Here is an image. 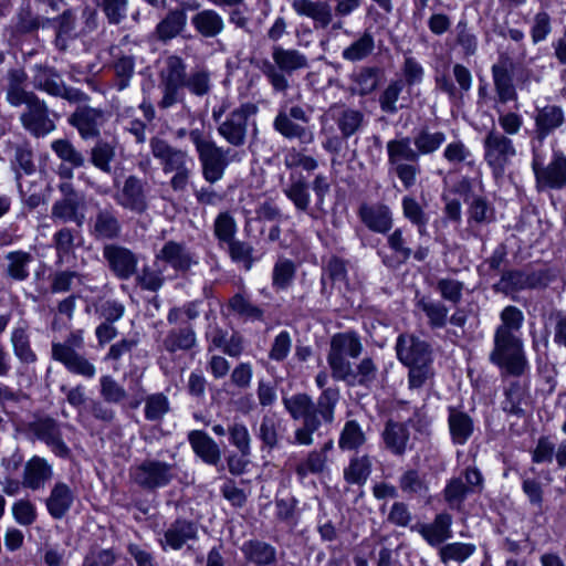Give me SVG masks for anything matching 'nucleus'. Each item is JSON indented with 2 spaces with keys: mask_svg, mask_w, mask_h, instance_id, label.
I'll use <instances>...</instances> for the list:
<instances>
[{
  "mask_svg": "<svg viewBox=\"0 0 566 566\" xmlns=\"http://www.w3.org/2000/svg\"><path fill=\"white\" fill-rule=\"evenodd\" d=\"M163 261L170 265L176 272L186 273L192 265L197 264L193 253L185 242L169 240L156 253L155 262Z\"/></svg>",
  "mask_w": 566,
  "mask_h": 566,
  "instance_id": "obj_28",
  "label": "nucleus"
},
{
  "mask_svg": "<svg viewBox=\"0 0 566 566\" xmlns=\"http://www.w3.org/2000/svg\"><path fill=\"white\" fill-rule=\"evenodd\" d=\"M187 24L185 9H174L168 11L166 17L156 25V35L158 40L167 42L178 36Z\"/></svg>",
  "mask_w": 566,
  "mask_h": 566,
  "instance_id": "obj_47",
  "label": "nucleus"
},
{
  "mask_svg": "<svg viewBox=\"0 0 566 566\" xmlns=\"http://www.w3.org/2000/svg\"><path fill=\"white\" fill-rule=\"evenodd\" d=\"M398 359L406 365H423L432 361L429 345L411 334L399 335L396 343Z\"/></svg>",
  "mask_w": 566,
  "mask_h": 566,
  "instance_id": "obj_29",
  "label": "nucleus"
},
{
  "mask_svg": "<svg viewBox=\"0 0 566 566\" xmlns=\"http://www.w3.org/2000/svg\"><path fill=\"white\" fill-rule=\"evenodd\" d=\"M240 551L245 562L253 564L254 566H272L276 564L277 552L276 548L261 539H249L245 541Z\"/></svg>",
  "mask_w": 566,
  "mask_h": 566,
  "instance_id": "obj_40",
  "label": "nucleus"
},
{
  "mask_svg": "<svg viewBox=\"0 0 566 566\" xmlns=\"http://www.w3.org/2000/svg\"><path fill=\"white\" fill-rule=\"evenodd\" d=\"M375 51V38L366 29L354 42L342 52V57L348 62H359L367 59Z\"/></svg>",
  "mask_w": 566,
  "mask_h": 566,
  "instance_id": "obj_51",
  "label": "nucleus"
},
{
  "mask_svg": "<svg viewBox=\"0 0 566 566\" xmlns=\"http://www.w3.org/2000/svg\"><path fill=\"white\" fill-rule=\"evenodd\" d=\"M357 214L365 227L375 233L386 234L394 226L392 211L382 202H363Z\"/></svg>",
  "mask_w": 566,
  "mask_h": 566,
  "instance_id": "obj_27",
  "label": "nucleus"
},
{
  "mask_svg": "<svg viewBox=\"0 0 566 566\" xmlns=\"http://www.w3.org/2000/svg\"><path fill=\"white\" fill-rule=\"evenodd\" d=\"M363 344L359 336L354 332H344L335 334L331 339L327 363L331 368L332 377L338 375L352 363L349 358H357L363 352Z\"/></svg>",
  "mask_w": 566,
  "mask_h": 566,
  "instance_id": "obj_15",
  "label": "nucleus"
},
{
  "mask_svg": "<svg viewBox=\"0 0 566 566\" xmlns=\"http://www.w3.org/2000/svg\"><path fill=\"white\" fill-rule=\"evenodd\" d=\"M292 7L300 15L312 19L315 29H327L335 17L329 0H295Z\"/></svg>",
  "mask_w": 566,
  "mask_h": 566,
  "instance_id": "obj_33",
  "label": "nucleus"
},
{
  "mask_svg": "<svg viewBox=\"0 0 566 566\" xmlns=\"http://www.w3.org/2000/svg\"><path fill=\"white\" fill-rule=\"evenodd\" d=\"M74 500V491L66 483L56 482L45 500V506L54 520H61L67 514Z\"/></svg>",
  "mask_w": 566,
  "mask_h": 566,
  "instance_id": "obj_39",
  "label": "nucleus"
},
{
  "mask_svg": "<svg viewBox=\"0 0 566 566\" xmlns=\"http://www.w3.org/2000/svg\"><path fill=\"white\" fill-rule=\"evenodd\" d=\"M373 460L368 454L355 455L344 469V479L349 484L363 485L371 474Z\"/></svg>",
  "mask_w": 566,
  "mask_h": 566,
  "instance_id": "obj_50",
  "label": "nucleus"
},
{
  "mask_svg": "<svg viewBox=\"0 0 566 566\" xmlns=\"http://www.w3.org/2000/svg\"><path fill=\"white\" fill-rule=\"evenodd\" d=\"M366 441V433L358 421L347 420L339 433V449L343 451H357Z\"/></svg>",
  "mask_w": 566,
  "mask_h": 566,
  "instance_id": "obj_56",
  "label": "nucleus"
},
{
  "mask_svg": "<svg viewBox=\"0 0 566 566\" xmlns=\"http://www.w3.org/2000/svg\"><path fill=\"white\" fill-rule=\"evenodd\" d=\"M77 238H81L80 231L69 227H62L53 234L52 242L60 262L74 251Z\"/></svg>",
  "mask_w": 566,
  "mask_h": 566,
  "instance_id": "obj_62",
  "label": "nucleus"
},
{
  "mask_svg": "<svg viewBox=\"0 0 566 566\" xmlns=\"http://www.w3.org/2000/svg\"><path fill=\"white\" fill-rule=\"evenodd\" d=\"M228 308L244 321L261 322L264 318V311L242 293H237L229 300Z\"/></svg>",
  "mask_w": 566,
  "mask_h": 566,
  "instance_id": "obj_57",
  "label": "nucleus"
},
{
  "mask_svg": "<svg viewBox=\"0 0 566 566\" xmlns=\"http://www.w3.org/2000/svg\"><path fill=\"white\" fill-rule=\"evenodd\" d=\"M378 375V367L373 358H363L354 368L350 364L338 375H335L334 379L337 381H344L348 386H360L369 388L375 382Z\"/></svg>",
  "mask_w": 566,
  "mask_h": 566,
  "instance_id": "obj_34",
  "label": "nucleus"
},
{
  "mask_svg": "<svg viewBox=\"0 0 566 566\" xmlns=\"http://www.w3.org/2000/svg\"><path fill=\"white\" fill-rule=\"evenodd\" d=\"M484 160L495 177L502 176L516 155L513 140L492 127L483 139Z\"/></svg>",
  "mask_w": 566,
  "mask_h": 566,
  "instance_id": "obj_13",
  "label": "nucleus"
},
{
  "mask_svg": "<svg viewBox=\"0 0 566 566\" xmlns=\"http://www.w3.org/2000/svg\"><path fill=\"white\" fill-rule=\"evenodd\" d=\"M399 489L408 497H423L429 492L424 474L416 469H408L399 476Z\"/></svg>",
  "mask_w": 566,
  "mask_h": 566,
  "instance_id": "obj_52",
  "label": "nucleus"
},
{
  "mask_svg": "<svg viewBox=\"0 0 566 566\" xmlns=\"http://www.w3.org/2000/svg\"><path fill=\"white\" fill-rule=\"evenodd\" d=\"M130 482L146 492H155L168 486L177 478L176 462L146 458L129 468Z\"/></svg>",
  "mask_w": 566,
  "mask_h": 566,
  "instance_id": "obj_8",
  "label": "nucleus"
},
{
  "mask_svg": "<svg viewBox=\"0 0 566 566\" xmlns=\"http://www.w3.org/2000/svg\"><path fill=\"white\" fill-rule=\"evenodd\" d=\"M310 122L311 113L303 106L296 104L289 107L286 103H283L273 119V128L287 140H296L300 145H310L315 139L314 130L308 126Z\"/></svg>",
  "mask_w": 566,
  "mask_h": 566,
  "instance_id": "obj_7",
  "label": "nucleus"
},
{
  "mask_svg": "<svg viewBox=\"0 0 566 566\" xmlns=\"http://www.w3.org/2000/svg\"><path fill=\"white\" fill-rule=\"evenodd\" d=\"M33 258L29 252L12 251L6 255L7 268L6 273L15 281H24L29 277V264Z\"/></svg>",
  "mask_w": 566,
  "mask_h": 566,
  "instance_id": "obj_58",
  "label": "nucleus"
},
{
  "mask_svg": "<svg viewBox=\"0 0 566 566\" xmlns=\"http://www.w3.org/2000/svg\"><path fill=\"white\" fill-rule=\"evenodd\" d=\"M381 439L385 449L391 454L397 457L403 455L410 441L408 423L389 419L386 421L384 430L381 431Z\"/></svg>",
  "mask_w": 566,
  "mask_h": 566,
  "instance_id": "obj_36",
  "label": "nucleus"
},
{
  "mask_svg": "<svg viewBox=\"0 0 566 566\" xmlns=\"http://www.w3.org/2000/svg\"><path fill=\"white\" fill-rule=\"evenodd\" d=\"M196 345L197 336L191 324L171 328L163 340V347L170 354L190 350Z\"/></svg>",
  "mask_w": 566,
  "mask_h": 566,
  "instance_id": "obj_46",
  "label": "nucleus"
},
{
  "mask_svg": "<svg viewBox=\"0 0 566 566\" xmlns=\"http://www.w3.org/2000/svg\"><path fill=\"white\" fill-rule=\"evenodd\" d=\"M534 129L531 146L542 148L545 139L565 125V113L558 105L549 104L536 107L534 112Z\"/></svg>",
  "mask_w": 566,
  "mask_h": 566,
  "instance_id": "obj_18",
  "label": "nucleus"
},
{
  "mask_svg": "<svg viewBox=\"0 0 566 566\" xmlns=\"http://www.w3.org/2000/svg\"><path fill=\"white\" fill-rule=\"evenodd\" d=\"M184 88H187L192 95L202 97L211 92V73L205 67H195L187 74L184 83Z\"/></svg>",
  "mask_w": 566,
  "mask_h": 566,
  "instance_id": "obj_60",
  "label": "nucleus"
},
{
  "mask_svg": "<svg viewBox=\"0 0 566 566\" xmlns=\"http://www.w3.org/2000/svg\"><path fill=\"white\" fill-rule=\"evenodd\" d=\"M193 453L206 464L218 468L221 464V450L218 443L202 430H191L187 434Z\"/></svg>",
  "mask_w": 566,
  "mask_h": 566,
  "instance_id": "obj_35",
  "label": "nucleus"
},
{
  "mask_svg": "<svg viewBox=\"0 0 566 566\" xmlns=\"http://www.w3.org/2000/svg\"><path fill=\"white\" fill-rule=\"evenodd\" d=\"M149 191L150 187L147 180L136 175H129L114 195V200L124 210L144 214L149 209Z\"/></svg>",
  "mask_w": 566,
  "mask_h": 566,
  "instance_id": "obj_17",
  "label": "nucleus"
},
{
  "mask_svg": "<svg viewBox=\"0 0 566 566\" xmlns=\"http://www.w3.org/2000/svg\"><path fill=\"white\" fill-rule=\"evenodd\" d=\"M513 63L509 57H501L500 61L492 65V78L497 101L501 104L516 101L517 93L513 84L512 76Z\"/></svg>",
  "mask_w": 566,
  "mask_h": 566,
  "instance_id": "obj_31",
  "label": "nucleus"
},
{
  "mask_svg": "<svg viewBox=\"0 0 566 566\" xmlns=\"http://www.w3.org/2000/svg\"><path fill=\"white\" fill-rule=\"evenodd\" d=\"M532 170L535 188L538 192L563 190L566 188V156L562 150H554L549 163L545 161L538 146L532 148Z\"/></svg>",
  "mask_w": 566,
  "mask_h": 566,
  "instance_id": "obj_9",
  "label": "nucleus"
},
{
  "mask_svg": "<svg viewBox=\"0 0 566 566\" xmlns=\"http://www.w3.org/2000/svg\"><path fill=\"white\" fill-rule=\"evenodd\" d=\"M28 76L27 73L21 69H13L8 72V84H7V102L14 107L25 105L31 99L35 98L36 95L24 88V84Z\"/></svg>",
  "mask_w": 566,
  "mask_h": 566,
  "instance_id": "obj_44",
  "label": "nucleus"
},
{
  "mask_svg": "<svg viewBox=\"0 0 566 566\" xmlns=\"http://www.w3.org/2000/svg\"><path fill=\"white\" fill-rule=\"evenodd\" d=\"M451 525L452 516L449 513H439L431 523H415L411 532L420 534L430 546L434 547L452 537Z\"/></svg>",
  "mask_w": 566,
  "mask_h": 566,
  "instance_id": "obj_30",
  "label": "nucleus"
},
{
  "mask_svg": "<svg viewBox=\"0 0 566 566\" xmlns=\"http://www.w3.org/2000/svg\"><path fill=\"white\" fill-rule=\"evenodd\" d=\"M88 232L96 241L117 240L122 235L123 224L116 209L112 205H96L88 222Z\"/></svg>",
  "mask_w": 566,
  "mask_h": 566,
  "instance_id": "obj_19",
  "label": "nucleus"
},
{
  "mask_svg": "<svg viewBox=\"0 0 566 566\" xmlns=\"http://www.w3.org/2000/svg\"><path fill=\"white\" fill-rule=\"evenodd\" d=\"M444 142L443 132H431L429 127H421L415 132L412 140L409 137H401L387 143L390 169L406 189H410L417 182V177L421 172L420 157L436 153Z\"/></svg>",
  "mask_w": 566,
  "mask_h": 566,
  "instance_id": "obj_1",
  "label": "nucleus"
},
{
  "mask_svg": "<svg viewBox=\"0 0 566 566\" xmlns=\"http://www.w3.org/2000/svg\"><path fill=\"white\" fill-rule=\"evenodd\" d=\"M116 157V147L114 144L98 138L90 150L91 164L104 174H111L112 161Z\"/></svg>",
  "mask_w": 566,
  "mask_h": 566,
  "instance_id": "obj_54",
  "label": "nucleus"
},
{
  "mask_svg": "<svg viewBox=\"0 0 566 566\" xmlns=\"http://www.w3.org/2000/svg\"><path fill=\"white\" fill-rule=\"evenodd\" d=\"M197 539V523L187 518H177L164 531L163 538L159 539V544L163 551H180L189 542H195Z\"/></svg>",
  "mask_w": 566,
  "mask_h": 566,
  "instance_id": "obj_25",
  "label": "nucleus"
},
{
  "mask_svg": "<svg viewBox=\"0 0 566 566\" xmlns=\"http://www.w3.org/2000/svg\"><path fill=\"white\" fill-rule=\"evenodd\" d=\"M51 149L63 164L71 165L72 167L83 168L87 163L85 155L70 139L60 138L53 140Z\"/></svg>",
  "mask_w": 566,
  "mask_h": 566,
  "instance_id": "obj_53",
  "label": "nucleus"
},
{
  "mask_svg": "<svg viewBox=\"0 0 566 566\" xmlns=\"http://www.w3.org/2000/svg\"><path fill=\"white\" fill-rule=\"evenodd\" d=\"M76 108L67 123L74 127L84 140L99 138L102 127L111 118V113L102 107H92L88 102L74 103Z\"/></svg>",
  "mask_w": 566,
  "mask_h": 566,
  "instance_id": "obj_14",
  "label": "nucleus"
},
{
  "mask_svg": "<svg viewBox=\"0 0 566 566\" xmlns=\"http://www.w3.org/2000/svg\"><path fill=\"white\" fill-rule=\"evenodd\" d=\"M82 200L57 199L51 208V219L55 224L75 223L81 228L85 220V214L80 211Z\"/></svg>",
  "mask_w": 566,
  "mask_h": 566,
  "instance_id": "obj_45",
  "label": "nucleus"
},
{
  "mask_svg": "<svg viewBox=\"0 0 566 566\" xmlns=\"http://www.w3.org/2000/svg\"><path fill=\"white\" fill-rule=\"evenodd\" d=\"M327 114L334 120L339 134L345 139H349L360 133L367 123L363 111L346 104H332L328 107Z\"/></svg>",
  "mask_w": 566,
  "mask_h": 566,
  "instance_id": "obj_24",
  "label": "nucleus"
},
{
  "mask_svg": "<svg viewBox=\"0 0 566 566\" xmlns=\"http://www.w3.org/2000/svg\"><path fill=\"white\" fill-rule=\"evenodd\" d=\"M286 433V422L275 413H266L262 417L258 437L263 446L274 449L280 446Z\"/></svg>",
  "mask_w": 566,
  "mask_h": 566,
  "instance_id": "obj_43",
  "label": "nucleus"
},
{
  "mask_svg": "<svg viewBox=\"0 0 566 566\" xmlns=\"http://www.w3.org/2000/svg\"><path fill=\"white\" fill-rule=\"evenodd\" d=\"M258 113V106L253 103H244L229 113L222 120L217 132L229 145L242 147L247 143L248 129L251 124V117ZM252 126L256 130V123L252 120Z\"/></svg>",
  "mask_w": 566,
  "mask_h": 566,
  "instance_id": "obj_12",
  "label": "nucleus"
},
{
  "mask_svg": "<svg viewBox=\"0 0 566 566\" xmlns=\"http://www.w3.org/2000/svg\"><path fill=\"white\" fill-rule=\"evenodd\" d=\"M53 478L52 464L42 457L33 455L23 467L22 485L25 489L38 491Z\"/></svg>",
  "mask_w": 566,
  "mask_h": 566,
  "instance_id": "obj_32",
  "label": "nucleus"
},
{
  "mask_svg": "<svg viewBox=\"0 0 566 566\" xmlns=\"http://www.w3.org/2000/svg\"><path fill=\"white\" fill-rule=\"evenodd\" d=\"M490 360L516 377L523 375L528 367L522 339L504 328L495 329Z\"/></svg>",
  "mask_w": 566,
  "mask_h": 566,
  "instance_id": "obj_6",
  "label": "nucleus"
},
{
  "mask_svg": "<svg viewBox=\"0 0 566 566\" xmlns=\"http://www.w3.org/2000/svg\"><path fill=\"white\" fill-rule=\"evenodd\" d=\"M452 73L459 87L454 85L447 72H437L434 83L437 90L447 94L451 101H455L471 90L473 78L470 70L460 63L453 65Z\"/></svg>",
  "mask_w": 566,
  "mask_h": 566,
  "instance_id": "obj_26",
  "label": "nucleus"
},
{
  "mask_svg": "<svg viewBox=\"0 0 566 566\" xmlns=\"http://www.w3.org/2000/svg\"><path fill=\"white\" fill-rule=\"evenodd\" d=\"M32 72V84L39 91H43L54 97H61L69 103L91 101V96L82 90L66 85L61 74L53 66L35 64Z\"/></svg>",
  "mask_w": 566,
  "mask_h": 566,
  "instance_id": "obj_11",
  "label": "nucleus"
},
{
  "mask_svg": "<svg viewBox=\"0 0 566 566\" xmlns=\"http://www.w3.org/2000/svg\"><path fill=\"white\" fill-rule=\"evenodd\" d=\"M448 426L454 444H465L474 431V422L470 415L454 407L448 409Z\"/></svg>",
  "mask_w": 566,
  "mask_h": 566,
  "instance_id": "obj_42",
  "label": "nucleus"
},
{
  "mask_svg": "<svg viewBox=\"0 0 566 566\" xmlns=\"http://www.w3.org/2000/svg\"><path fill=\"white\" fill-rule=\"evenodd\" d=\"M469 224H490L495 221V208L486 197L478 195L467 202Z\"/></svg>",
  "mask_w": 566,
  "mask_h": 566,
  "instance_id": "obj_49",
  "label": "nucleus"
},
{
  "mask_svg": "<svg viewBox=\"0 0 566 566\" xmlns=\"http://www.w3.org/2000/svg\"><path fill=\"white\" fill-rule=\"evenodd\" d=\"M282 191L298 212L311 214L310 184L302 174H291Z\"/></svg>",
  "mask_w": 566,
  "mask_h": 566,
  "instance_id": "obj_41",
  "label": "nucleus"
},
{
  "mask_svg": "<svg viewBox=\"0 0 566 566\" xmlns=\"http://www.w3.org/2000/svg\"><path fill=\"white\" fill-rule=\"evenodd\" d=\"M476 551V546L471 543L454 542L442 545L439 549V557L443 564L450 562L463 563L470 558Z\"/></svg>",
  "mask_w": 566,
  "mask_h": 566,
  "instance_id": "obj_61",
  "label": "nucleus"
},
{
  "mask_svg": "<svg viewBox=\"0 0 566 566\" xmlns=\"http://www.w3.org/2000/svg\"><path fill=\"white\" fill-rule=\"evenodd\" d=\"M549 281L551 276L546 270H509L502 273L501 280L494 285V289L509 294L525 289L544 287Z\"/></svg>",
  "mask_w": 566,
  "mask_h": 566,
  "instance_id": "obj_20",
  "label": "nucleus"
},
{
  "mask_svg": "<svg viewBox=\"0 0 566 566\" xmlns=\"http://www.w3.org/2000/svg\"><path fill=\"white\" fill-rule=\"evenodd\" d=\"M187 77V65L178 55H169L159 72L160 109H168L184 99V83Z\"/></svg>",
  "mask_w": 566,
  "mask_h": 566,
  "instance_id": "obj_10",
  "label": "nucleus"
},
{
  "mask_svg": "<svg viewBox=\"0 0 566 566\" xmlns=\"http://www.w3.org/2000/svg\"><path fill=\"white\" fill-rule=\"evenodd\" d=\"M339 389L329 387L324 389L314 402L307 394H295L283 398V405L291 418L303 420L302 427L294 432L292 443L311 446L314 442L313 434L322 423L331 424L335 418V408L339 400Z\"/></svg>",
  "mask_w": 566,
  "mask_h": 566,
  "instance_id": "obj_2",
  "label": "nucleus"
},
{
  "mask_svg": "<svg viewBox=\"0 0 566 566\" xmlns=\"http://www.w3.org/2000/svg\"><path fill=\"white\" fill-rule=\"evenodd\" d=\"M28 431L35 439L44 442L52 452L63 459L71 454L70 448L63 440L60 423L51 417H41L28 424Z\"/></svg>",
  "mask_w": 566,
  "mask_h": 566,
  "instance_id": "obj_21",
  "label": "nucleus"
},
{
  "mask_svg": "<svg viewBox=\"0 0 566 566\" xmlns=\"http://www.w3.org/2000/svg\"><path fill=\"white\" fill-rule=\"evenodd\" d=\"M109 67L114 72V87L122 92L129 87L135 74L136 55L123 44L109 48Z\"/></svg>",
  "mask_w": 566,
  "mask_h": 566,
  "instance_id": "obj_23",
  "label": "nucleus"
},
{
  "mask_svg": "<svg viewBox=\"0 0 566 566\" xmlns=\"http://www.w3.org/2000/svg\"><path fill=\"white\" fill-rule=\"evenodd\" d=\"M53 360L61 363L71 374L92 379L96 375L95 365L84 355L67 347L60 346L55 350V356H51Z\"/></svg>",
  "mask_w": 566,
  "mask_h": 566,
  "instance_id": "obj_37",
  "label": "nucleus"
},
{
  "mask_svg": "<svg viewBox=\"0 0 566 566\" xmlns=\"http://www.w3.org/2000/svg\"><path fill=\"white\" fill-rule=\"evenodd\" d=\"M22 126L33 136L42 137L55 129L54 120L49 116V108L38 96L25 104L20 116Z\"/></svg>",
  "mask_w": 566,
  "mask_h": 566,
  "instance_id": "obj_22",
  "label": "nucleus"
},
{
  "mask_svg": "<svg viewBox=\"0 0 566 566\" xmlns=\"http://www.w3.org/2000/svg\"><path fill=\"white\" fill-rule=\"evenodd\" d=\"M189 139L197 151L203 179L211 185L220 181L231 163L232 149L217 145L199 128L189 130Z\"/></svg>",
  "mask_w": 566,
  "mask_h": 566,
  "instance_id": "obj_5",
  "label": "nucleus"
},
{
  "mask_svg": "<svg viewBox=\"0 0 566 566\" xmlns=\"http://www.w3.org/2000/svg\"><path fill=\"white\" fill-rule=\"evenodd\" d=\"M102 255L108 271L120 281H127L138 273V254L123 244H104Z\"/></svg>",
  "mask_w": 566,
  "mask_h": 566,
  "instance_id": "obj_16",
  "label": "nucleus"
},
{
  "mask_svg": "<svg viewBox=\"0 0 566 566\" xmlns=\"http://www.w3.org/2000/svg\"><path fill=\"white\" fill-rule=\"evenodd\" d=\"M387 244L392 251V255L385 254L381 251L378 252L386 268L397 269L410 259L412 250L408 247L407 239L401 228H397L388 234Z\"/></svg>",
  "mask_w": 566,
  "mask_h": 566,
  "instance_id": "obj_38",
  "label": "nucleus"
},
{
  "mask_svg": "<svg viewBox=\"0 0 566 566\" xmlns=\"http://www.w3.org/2000/svg\"><path fill=\"white\" fill-rule=\"evenodd\" d=\"M169 410V400L163 392L153 394L145 398V418L148 421L160 422Z\"/></svg>",
  "mask_w": 566,
  "mask_h": 566,
  "instance_id": "obj_64",
  "label": "nucleus"
},
{
  "mask_svg": "<svg viewBox=\"0 0 566 566\" xmlns=\"http://www.w3.org/2000/svg\"><path fill=\"white\" fill-rule=\"evenodd\" d=\"M151 155L159 160L165 174L174 172L170 187L175 191H184L190 180L193 159L180 148L171 146L166 139L158 136L149 140Z\"/></svg>",
  "mask_w": 566,
  "mask_h": 566,
  "instance_id": "obj_4",
  "label": "nucleus"
},
{
  "mask_svg": "<svg viewBox=\"0 0 566 566\" xmlns=\"http://www.w3.org/2000/svg\"><path fill=\"white\" fill-rule=\"evenodd\" d=\"M195 30L203 38H216L222 33L224 21L222 17L212 9L199 11L191 18Z\"/></svg>",
  "mask_w": 566,
  "mask_h": 566,
  "instance_id": "obj_48",
  "label": "nucleus"
},
{
  "mask_svg": "<svg viewBox=\"0 0 566 566\" xmlns=\"http://www.w3.org/2000/svg\"><path fill=\"white\" fill-rule=\"evenodd\" d=\"M417 307L426 314L431 328L436 329L446 326L449 311L440 301L422 297L417 302Z\"/></svg>",
  "mask_w": 566,
  "mask_h": 566,
  "instance_id": "obj_59",
  "label": "nucleus"
},
{
  "mask_svg": "<svg viewBox=\"0 0 566 566\" xmlns=\"http://www.w3.org/2000/svg\"><path fill=\"white\" fill-rule=\"evenodd\" d=\"M505 398L502 401V408L505 412L515 416H523L522 403L526 397V389L520 381H513L505 389Z\"/></svg>",
  "mask_w": 566,
  "mask_h": 566,
  "instance_id": "obj_63",
  "label": "nucleus"
},
{
  "mask_svg": "<svg viewBox=\"0 0 566 566\" xmlns=\"http://www.w3.org/2000/svg\"><path fill=\"white\" fill-rule=\"evenodd\" d=\"M271 56L272 61H262L260 71L274 93L286 94L290 88V76L308 67V59L296 49H285L281 45L272 48Z\"/></svg>",
  "mask_w": 566,
  "mask_h": 566,
  "instance_id": "obj_3",
  "label": "nucleus"
},
{
  "mask_svg": "<svg viewBox=\"0 0 566 566\" xmlns=\"http://www.w3.org/2000/svg\"><path fill=\"white\" fill-rule=\"evenodd\" d=\"M10 340L13 353L20 363L30 365L38 360L36 354L31 348L27 326L14 327Z\"/></svg>",
  "mask_w": 566,
  "mask_h": 566,
  "instance_id": "obj_55",
  "label": "nucleus"
}]
</instances>
